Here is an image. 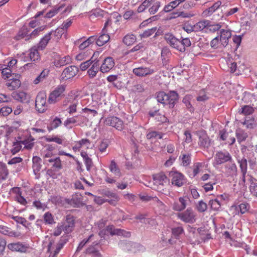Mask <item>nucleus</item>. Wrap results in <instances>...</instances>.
<instances>
[{
	"mask_svg": "<svg viewBox=\"0 0 257 257\" xmlns=\"http://www.w3.org/2000/svg\"><path fill=\"white\" fill-rule=\"evenodd\" d=\"M158 102L163 104H168L170 108H173L178 99V93L175 91H170L167 94L164 92H159L156 96Z\"/></svg>",
	"mask_w": 257,
	"mask_h": 257,
	"instance_id": "nucleus-1",
	"label": "nucleus"
},
{
	"mask_svg": "<svg viewBox=\"0 0 257 257\" xmlns=\"http://www.w3.org/2000/svg\"><path fill=\"white\" fill-rule=\"evenodd\" d=\"M65 90V86L63 85L58 86L50 94L48 101L54 103L59 101L63 96Z\"/></svg>",
	"mask_w": 257,
	"mask_h": 257,
	"instance_id": "nucleus-2",
	"label": "nucleus"
},
{
	"mask_svg": "<svg viewBox=\"0 0 257 257\" xmlns=\"http://www.w3.org/2000/svg\"><path fill=\"white\" fill-rule=\"evenodd\" d=\"M104 124L115 128L118 131H122L124 127L123 121L116 116H108L104 120Z\"/></svg>",
	"mask_w": 257,
	"mask_h": 257,
	"instance_id": "nucleus-3",
	"label": "nucleus"
},
{
	"mask_svg": "<svg viewBox=\"0 0 257 257\" xmlns=\"http://www.w3.org/2000/svg\"><path fill=\"white\" fill-rule=\"evenodd\" d=\"M21 59L24 62L37 61L40 59L38 49L35 47L30 49L28 52L24 53L21 56Z\"/></svg>",
	"mask_w": 257,
	"mask_h": 257,
	"instance_id": "nucleus-4",
	"label": "nucleus"
},
{
	"mask_svg": "<svg viewBox=\"0 0 257 257\" xmlns=\"http://www.w3.org/2000/svg\"><path fill=\"white\" fill-rule=\"evenodd\" d=\"M177 217L182 221L185 223H192L195 221V215L193 210L190 208H187L184 212L178 213Z\"/></svg>",
	"mask_w": 257,
	"mask_h": 257,
	"instance_id": "nucleus-5",
	"label": "nucleus"
},
{
	"mask_svg": "<svg viewBox=\"0 0 257 257\" xmlns=\"http://www.w3.org/2000/svg\"><path fill=\"white\" fill-rule=\"evenodd\" d=\"M232 160V157L227 151H220L215 154L214 164L218 165Z\"/></svg>",
	"mask_w": 257,
	"mask_h": 257,
	"instance_id": "nucleus-6",
	"label": "nucleus"
},
{
	"mask_svg": "<svg viewBox=\"0 0 257 257\" xmlns=\"http://www.w3.org/2000/svg\"><path fill=\"white\" fill-rule=\"evenodd\" d=\"M36 108L40 113L45 112L47 108L46 105V95L44 93L38 94L36 98Z\"/></svg>",
	"mask_w": 257,
	"mask_h": 257,
	"instance_id": "nucleus-7",
	"label": "nucleus"
},
{
	"mask_svg": "<svg viewBox=\"0 0 257 257\" xmlns=\"http://www.w3.org/2000/svg\"><path fill=\"white\" fill-rule=\"evenodd\" d=\"M169 176L171 177L172 184L177 187H181L185 183L184 176L178 172L171 171Z\"/></svg>",
	"mask_w": 257,
	"mask_h": 257,
	"instance_id": "nucleus-8",
	"label": "nucleus"
},
{
	"mask_svg": "<svg viewBox=\"0 0 257 257\" xmlns=\"http://www.w3.org/2000/svg\"><path fill=\"white\" fill-rule=\"evenodd\" d=\"M84 117L81 115H76L75 116L67 118L64 122V125L68 128L72 127L71 124H76L80 125L84 122Z\"/></svg>",
	"mask_w": 257,
	"mask_h": 257,
	"instance_id": "nucleus-9",
	"label": "nucleus"
},
{
	"mask_svg": "<svg viewBox=\"0 0 257 257\" xmlns=\"http://www.w3.org/2000/svg\"><path fill=\"white\" fill-rule=\"evenodd\" d=\"M7 247L13 251L20 252H25L29 248L28 244L21 242L9 243L8 244Z\"/></svg>",
	"mask_w": 257,
	"mask_h": 257,
	"instance_id": "nucleus-10",
	"label": "nucleus"
},
{
	"mask_svg": "<svg viewBox=\"0 0 257 257\" xmlns=\"http://www.w3.org/2000/svg\"><path fill=\"white\" fill-rule=\"evenodd\" d=\"M155 70L150 67H139L134 68L133 72L139 77H145L152 74L155 72Z\"/></svg>",
	"mask_w": 257,
	"mask_h": 257,
	"instance_id": "nucleus-11",
	"label": "nucleus"
},
{
	"mask_svg": "<svg viewBox=\"0 0 257 257\" xmlns=\"http://www.w3.org/2000/svg\"><path fill=\"white\" fill-rule=\"evenodd\" d=\"M211 144V140L208 135L204 132H201L199 133L198 145L200 147L208 149Z\"/></svg>",
	"mask_w": 257,
	"mask_h": 257,
	"instance_id": "nucleus-12",
	"label": "nucleus"
},
{
	"mask_svg": "<svg viewBox=\"0 0 257 257\" xmlns=\"http://www.w3.org/2000/svg\"><path fill=\"white\" fill-rule=\"evenodd\" d=\"M165 40L172 47L180 51V49H183L180 40L175 37L172 34L168 33L165 36Z\"/></svg>",
	"mask_w": 257,
	"mask_h": 257,
	"instance_id": "nucleus-13",
	"label": "nucleus"
},
{
	"mask_svg": "<svg viewBox=\"0 0 257 257\" xmlns=\"http://www.w3.org/2000/svg\"><path fill=\"white\" fill-rule=\"evenodd\" d=\"M118 246L124 251L136 252L135 248L138 247L139 244L130 241L121 240L118 243Z\"/></svg>",
	"mask_w": 257,
	"mask_h": 257,
	"instance_id": "nucleus-14",
	"label": "nucleus"
},
{
	"mask_svg": "<svg viewBox=\"0 0 257 257\" xmlns=\"http://www.w3.org/2000/svg\"><path fill=\"white\" fill-rule=\"evenodd\" d=\"M78 71V69L75 66H69L66 68L62 73L63 79L67 80L75 76Z\"/></svg>",
	"mask_w": 257,
	"mask_h": 257,
	"instance_id": "nucleus-15",
	"label": "nucleus"
},
{
	"mask_svg": "<svg viewBox=\"0 0 257 257\" xmlns=\"http://www.w3.org/2000/svg\"><path fill=\"white\" fill-rule=\"evenodd\" d=\"M153 179L155 186H164L169 182L167 176L163 172L153 175Z\"/></svg>",
	"mask_w": 257,
	"mask_h": 257,
	"instance_id": "nucleus-16",
	"label": "nucleus"
},
{
	"mask_svg": "<svg viewBox=\"0 0 257 257\" xmlns=\"http://www.w3.org/2000/svg\"><path fill=\"white\" fill-rule=\"evenodd\" d=\"M74 226L75 220L74 218L71 216H67L65 221L62 225L63 231L66 233L71 232L74 229Z\"/></svg>",
	"mask_w": 257,
	"mask_h": 257,
	"instance_id": "nucleus-17",
	"label": "nucleus"
},
{
	"mask_svg": "<svg viewBox=\"0 0 257 257\" xmlns=\"http://www.w3.org/2000/svg\"><path fill=\"white\" fill-rule=\"evenodd\" d=\"M114 65V62L111 57L105 58L100 67V70L102 73H106L111 70Z\"/></svg>",
	"mask_w": 257,
	"mask_h": 257,
	"instance_id": "nucleus-18",
	"label": "nucleus"
},
{
	"mask_svg": "<svg viewBox=\"0 0 257 257\" xmlns=\"http://www.w3.org/2000/svg\"><path fill=\"white\" fill-rule=\"evenodd\" d=\"M220 35L219 37L221 44L224 47L228 43V40L231 37V32L229 30L222 29L220 32Z\"/></svg>",
	"mask_w": 257,
	"mask_h": 257,
	"instance_id": "nucleus-19",
	"label": "nucleus"
},
{
	"mask_svg": "<svg viewBox=\"0 0 257 257\" xmlns=\"http://www.w3.org/2000/svg\"><path fill=\"white\" fill-rule=\"evenodd\" d=\"M225 173L228 176L234 177L237 176V169L235 164L232 161L226 164L225 167Z\"/></svg>",
	"mask_w": 257,
	"mask_h": 257,
	"instance_id": "nucleus-20",
	"label": "nucleus"
},
{
	"mask_svg": "<svg viewBox=\"0 0 257 257\" xmlns=\"http://www.w3.org/2000/svg\"><path fill=\"white\" fill-rule=\"evenodd\" d=\"M187 205V200L184 197H179L177 201H175L172 205L173 210L181 211L184 210Z\"/></svg>",
	"mask_w": 257,
	"mask_h": 257,
	"instance_id": "nucleus-21",
	"label": "nucleus"
},
{
	"mask_svg": "<svg viewBox=\"0 0 257 257\" xmlns=\"http://www.w3.org/2000/svg\"><path fill=\"white\" fill-rule=\"evenodd\" d=\"M71 58L69 56H64L63 57L57 56L54 61V65L57 67L69 64L71 62Z\"/></svg>",
	"mask_w": 257,
	"mask_h": 257,
	"instance_id": "nucleus-22",
	"label": "nucleus"
},
{
	"mask_svg": "<svg viewBox=\"0 0 257 257\" xmlns=\"http://www.w3.org/2000/svg\"><path fill=\"white\" fill-rule=\"evenodd\" d=\"M98 242L94 241L91 245L88 247L85 251L86 254L92 255L93 257H101V254L98 249L95 248V246L98 245Z\"/></svg>",
	"mask_w": 257,
	"mask_h": 257,
	"instance_id": "nucleus-23",
	"label": "nucleus"
},
{
	"mask_svg": "<svg viewBox=\"0 0 257 257\" xmlns=\"http://www.w3.org/2000/svg\"><path fill=\"white\" fill-rule=\"evenodd\" d=\"M54 33L53 30H52L48 33L46 34L40 41L38 48L40 50H43L48 44L49 41L50 40L51 38V35L52 33Z\"/></svg>",
	"mask_w": 257,
	"mask_h": 257,
	"instance_id": "nucleus-24",
	"label": "nucleus"
},
{
	"mask_svg": "<svg viewBox=\"0 0 257 257\" xmlns=\"http://www.w3.org/2000/svg\"><path fill=\"white\" fill-rule=\"evenodd\" d=\"M107 230L109 231L111 235H122L126 237L131 236V233L130 232L121 229L113 228L112 226H108Z\"/></svg>",
	"mask_w": 257,
	"mask_h": 257,
	"instance_id": "nucleus-25",
	"label": "nucleus"
},
{
	"mask_svg": "<svg viewBox=\"0 0 257 257\" xmlns=\"http://www.w3.org/2000/svg\"><path fill=\"white\" fill-rule=\"evenodd\" d=\"M100 69L98 60L94 61L91 67L87 71V74L90 78L95 77Z\"/></svg>",
	"mask_w": 257,
	"mask_h": 257,
	"instance_id": "nucleus-26",
	"label": "nucleus"
},
{
	"mask_svg": "<svg viewBox=\"0 0 257 257\" xmlns=\"http://www.w3.org/2000/svg\"><path fill=\"white\" fill-rule=\"evenodd\" d=\"M69 203L74 207H78L83 205L82 197L80 194L76 193L72 196Z\"/></svg>",
	"mask_w": 257,
	"mask_h": 257,
	"instance_id": "nucleus-27",
	"label": "nucleus"
},
{
	"mask_svg": "<svg viewBox=\"0 0 257 257\" xmlns=\"http://www.w3.org/2000/svg\"><path fill=\"white\" fill-rule=\"evenodd\" d=\"M0 233L16 237H19L21 235L20 233L12 231L11 228L2 225H0Z\"/></svg>",
	"mask_w": 257,
	"mask_h": 257,
	"instance_id": "nucleus-28",
	"label": "nucleus"
},
{
	"mask_svg": "<svg viewBox=\"0 0 257 257\" xmlns=\"http://www.w3.org/2000/svg\"><path fill=\"white\" fill-rule=\"evenodd\" d=\"M12 97L16 100L22 102L28 101V97L26 93L23 91H15L12 93Z\"/></svg>",
	"mask_w": 257,
	"mask_h": 257,
	"instance_id": "nucleus-29",
	"label": "nucleus"
},
{
	"mask_svg": "<svg viewBox=\"0 0 257 257\" xmlns=\"http://www.w3.org/2000/svg\"><path fill=\"white\" fill-rule=\"evenodd\" d=\"M62 123V122L61 118L56 116L52 119L50 124L48 125L47 128L49 131H51L61 126Z\"/></svg>",
	"mask_w": 257,
	"mask_h": 257,
	"instance_id": "nucleus-30",
	"label": "nucleus"
},
{
	"mask_svg": "<svg viewBox=\"0 0 257 257\" xmlns=\"http://www.w3.org/2000/svg\"><path fill=\"white\" fill-rule=\"evenodd\" d=\"M33 169L35 175L38 174L41 168V159L38 157L35 156L33 158Z\"/></svg>",
	"mask_w": 257,
	"mask_h": 257,
	"instance_id": "nucleus-31",
	"label": "nucleus"
},
{
	"mask_svg": "<svg viewBox=\"0 0 257 257\" xmlns=\"http://www.w3.org/2000/svg\"><path fill=\"white\" fill-rule=\"evenodd\" d=\"M239 164V167L242 173V180L244 182L245 181V175L247 173V160L246 159H242L241 160L238 161Z\"/></svg>",
	"mask_w": 257,
	"mask_h": 257,
	"instance_id": "nucleus-32",
	"label": "nucleus"
},
{
	"mask_svg": "<svg viewBox=\"0 0 257 257\" xmlns=\"http://www.w3.org/2000/svg\"><path fill=\"white\" fill-rule=\"evenodd\" d=\"M235 135L237 141L239 144L244 141L248 137L247 133L241 128H238L236 130Z\"/></svg>",
	"mask_w": 257,
	"mask_h": 257,
	"instance_id": "nucleus-33",
	"label": "nucleus"
},
{
	"mask_svg": "<svg viewBox=\"0 0 257 257\" xmlns=\"http://www.w3.org/2000/svg\"><path fill=\"white\" fill-rule=\"evenodd\" d=\"M96 40V36H92L89 37L86 40L81 43L79 46L80 50H83L91 45H92Z\"/></svg>",
	"mask_w": 257,
	"mask_h": 257,
	"instance_id": "nucleus-34",
	"label": "nucleus"
},
{
	"mask_svg": "<svg viewBox=\"0 0 257 257\" xmlns=\"http://www.w3.org/2000/svg\"><path fill=\"white\" fill-rule=\"evenodd\" d=\"M109 170L116 177L119 178L121 176L120 170L114 160L111 161Z\"/></svg>",
	"mask_w": 257,
	"mask_h": 257,
	"instance_id": "nucleus-35",
	"label": "nucleus"
},
{
	"mask_svg": "<svg viewBox=\"0 0 257 257\" xmlns=\"http://www.w3.org/2000/svg\"><path fill=\"white\" fill-rule=\"evenodd\" d=\"M7 86L11 90L18 88L21 85V82L18 79H11L6 83Z\"/></svg>",
	"mask_w": 257,
	"mask_h": 257,
	"instance_id": "nucleus-36",
	"label": "nucleus"
},
{
	"mask_svg": "<svg viewBox=\"0 0 257 257\" xmlns=\"http://www.w3.org/2000/svg\"><path fill=\"white\" fill-rule=\"evenodd\" d=\"M110 37L108 34H102L95 41L96 44L99 46H102L106 43L109 40Z\"/></svg>",
	"mask_w": 257,
	"mask_h": 257,
	"instance_id": "nucleus-37",
	"label": "nucleus"
},
{
	"mask_svg": "<svg viewBox=\"0 0 257 257\" xmlns=\"http://www.w3.org/2000/svg\"><path fill=\"white\" fill-rule=\"evenodd\" d=\"M14 191L16 194L15 199L17 201L20 203L21 204L26 205L27 203V201L26 199L22 196V192H21L19 188L14 189Z\"/></svg>",
	"mask_w": 257,
	"mask_h": 257,
	"instance_id": "nucleus-38",
	"label": "nucleus"
},
{
	"mask_svg": "<svg viewBox=\"0 0 257 257\" xmlns=\"http://www.w3.org/2000/svg\"><path fill=\"white\" fill-rule=\"evenodd\" d=\"M137 38L133 34H127L123 39V42L127 46L133 45L136 41Z\"/></svg>",
	"mask_w": 257,
	"mask_h": 257,
	"instance_id": "nucleus-39",
	"label": "nucleus"
},
{
	"mask_svg": "<svg viewBox=\"0 0 257 257\" xmlns=\"http://www.w3.org/2000/svg\"><path fill=\"white\" fill-rule=\"evenodd\" d=\"M93 55H94V54ZM93 56L94 55H93L89 60L81 63L80 65V69L82 71H85L91 65L93 64L94 61L97 60L96 59H93Z\"/></svg>",
	"mask_w": 257,
	"mask_h": 257,
	"instance_id": "nucleus-40",
	"label": "nucleus"
},
{
	"mask_svg": "<svg viewBox=\"0 0 257 257\" xmlns=\"http://www.w3.org/2000/svg\"><path fill=\"white\" fill-rule=\"evenodd\" d=\"M164 135H165V134H164L162 133H159V132H158L156 131H152V132H149L147 134L146 137H147V139L148 140H151L152 139H161L163 138Z\"/></svg>",
	"mask_w": 257,
	"mask_h": 257,
	"instance_id": "nucleus-41",
	"label": "nucleus"
},
{
	"mask_svg": "<svg viewBox=\"0 0 257 257\" xmlns=\"http://www.w3.org/2000/svg\"><path fill=\"white\" fill-rule=\"evenodd\" d=\"M208 25V21L204 20L200 21L194 25V30H195V31H200L207 27Z\"/></svg>",
	"mask_w": 257,
	"mask_h": 257,
	"instance_id": "nucleus-42",
	"label": "nucleus"
},
{
	"mask_svg": "<svg viewBox=\"0 0 257 257\" xmlns=\"http://www.w3.org/2000/svg\"><path fill=\"white\" fill-rule=\"evenodd\" d=\"M45 28V26H42L35 29L29 35L27 36L28 38L26 39V40L37 37Z\"/></svg>",
	"mask_w": 257,
	"mask_h": 257,
	"instance_id": "nucleus-43",
	"label": "nucleus"
},
{
	"mask_svg": "<svg viewBox=\"0 0 257 257\" xmlns=\"http://www.w3.org/2000/svg\"><path fill=\"white\" fill-rule=\"evenodd\" d=\"M221 3L220 1H218L214 5L209 7L208 9L204 11L203 13L205 15H210L214 13L217 9H218L221 6Z\"/></svg>",
	"mask_w": 257,
	"mask_h": 257,
	"instance_id": "nucleus-44",
	"label": "nucleus"
},
{
	"mask_svg": "<svg viewBox=\"0 0 257 257\" xmlns=\"http://www.w3.org/2000/svg\"><path fill=\"white\" fill-rule=\"evenodd\" d=\"M68 239L65 238H61L56 245V248L54 252V256L57 255L59 252L60 250L63 248L64 244L67 242Z\"/></svg>",
	"mask_w": 257,
	"mask_h": 257,
	"instance_id": "nucleus-45",
	"label": "nucleus"
},
{
	"mask_svg": "<svg viewBox=\"0 0 257 257\" xmlns=\"http://www.w3.org/2000/svg\"><path fill=\"white\" fill-rule=\"evenodd\" d=\"M157 30V27H153L145 31L143 33L141 34L140 36L141 38H147L152 36L154 33H155V36H156L157 34L156 32Z\"/></svg>",
	"mask_w": 257,
	"mask_h": 257,
	"instance_id": "nucleus-46",
	"label": "nucleus"
},
{
	"mask_svg": "<svg viewBox=\"0 0 257 257\" xmlns=\"http://www.w3.org/2000/svg\"><path fill=\"white\" fill-rule=\"evenodd\" d=\"M209 205L212 210L217 211L221 207V203L218 199L216 198L210 200Z\"/></svg>",
	"mask_w": 257,
	"mask_h": 257,
	"instance_id": "nucleus-47",
	"label": "nucleus"
},
{
	"mask_svg": "<svg viewBox=\"0 0 257 257\" xmlns=\"http://www.w3.org/2000/svg\"><path fill=\"white\" fill-rule=\"evenodd\" d=\"M9 172L7 169V166L5 163L0 162V176L3 179H5L8 175Z\"/></svg>",
	"mask_w": 257,
	"mask_h": 257,
	"instance_id": "nucleus-48",
	"label": "nucleus"
},
{
	"mask_svg": "<svg viewBox=\"0 0 257 257\" xmlns=\"http://www.w3.org/2000/svg\"><path fill=\"white\" fill-rule=\"evenodd\" d=\"M196 209L199 212H204L207 209V205L203 201H199L196 205Z\"/></svg>",
	"mask_w": 257,
	"mask_h": 257,
	"instance_id": "nucleus-49",
	"label": "nucleus"
},
{
	"mask_svg": "<svg viewBox=\"0 0 257 257\" xmlns=\"http://www.w3.org/2000/svg\"><path fill=\"white\" fill-rule=\"evenodd\" d=\"M254 111V109L249 105H244L241 108V110L239 112L244 114V115H250Z\"/></svg>",
	"mask_w": 257,
	"mask_h": 257,
	"instance_id": "nucleus-50",
	"label": "nucleus"
},
{
	"mask_svg": "<svg viewBox=\"0 0 257 257\" xmlns=\"http://www.w3.org/2000/svg\"><path fill=\"white\" fill-rule=\"evenodd\" d=\"M243 124L245 125L248 128H252L255 126L254 118H249V117H247L243 122Z\"/></svg>",
	"mask_w": 257,
	"mask_h": 257,
	"instance_id": "nucleus-51",
	"label": "nucleus"
},
{
	"mask_svg": "<svg viewBox=\"0 0 257 257\" xmlns=\"http://www.w3.org/2000/svg\"><path fill=\"white\" fill-rule=\"evenodd\" d=\"M48 71L44 70L41 74L38 76L34 80V83L35 84H38L40 82L43 80L45 77L48 75Z\"/></svg>",
	"mask_w": 257,
	"mask_h": 257,
	"instance_id": "nucleus-52",
	"label": "nucleus"
},
{
	"mask_svg": "<svg viewBox=\"0 0 257 257\" xmlns=\"http://www.w3.org/2000/svg\"><path fill=\"white\" fill-rule=\"evenodd\" d=\"M153 6L149 9V12L151 14H155L161 6V3L159 1H157L152 4Z\"/></svg>",
	"mask_w": 257,
	"mask_h": 257,
	"instance_id": "nucleus-53",
	"label": "nucleus"
},
{
	"mask_svg": "<svg viewBox=\"0 0 257 257\" xmlns=\"http://www.w3.org/2000/svg\"><path fill=\"white\" fill-rule=\"evenodd\" d=\"M93 237H94V235L92 234L89 236L88 239H83L79 243V244L76 249V251H79L80 250H81L87 242H88L89 241H92L93 239Z\"/></svg>",
	"mask_w": 257,
	"mask_h": 257,
	"instance_id": "nucleus-54",
	"label": "nucleus"
},
{
	"mask_svg": "<svg viewBox=\"0 0 257 257\" xmlns=\"http://www.w3.org/2000/svg\"><path fill=\"white\" fill-rule=\"evenodd\" d=\"M180 44L182 46V50L180 49V52H184L185 51V47H189L191 45V41L189 38H184L180 40Z\"/></svg>",
	"mask_w": 257,
	"mask_h": 257,
	"instance_id": "nucleus-55",
	"label": "nucleus"
},
{
	"mask_svg": "<svg viewBox=\"0 0 257 257\" xmlns=\"http://www.w3.org/2000/svg\"><path fill=\"white\" fill-rule=\"evenodd\" d=\"M51 164L53 168L57 170H59L62 168V162L59 157L56 158L54 162Z\"/></svg>",
	"mask_w": 257,
	"mask_h": 257,
	"instance_id": "nucleus-56",
	"label": "nucleus"
},
{
	"mask_svg": "<svg viewBox=\"0 0 257 257\" xmlns=\"http://www.w3.org/2000/svg\"><path fill=\"white\" fill-rule=\"evenodd\" d=\"M182 163L184 166H187L189 165L191 162V157L188 154H183L181 158Z\"/></svg>",
	"mask_w": 257,
	"mask_h": 257,
	"instance_id": "nucleus-57",
	"label": "nucleus"
},
{
	"mask_svg": "<svg viewBox=\"0 0 257 257\" xmlns=\"http://www.w3.org/2000/svg\"><path fill=\"white\" fill-rule=\"evenodd\" d=\"M14 219L18 223L22 224L24 226L28 227L30 223L26 220V219L22 217L15 216L14 217Z\"/></svg>",
	"mask_w": 257,
	"mask_h": 257,
	"instance_id": "nucleus-58",
	"label": "nucleus"
},
{
	"mask_svg": "<svg viewBox=\"0 0 257 257\" xmlns=\"http://www.w3.org/2000/svg\"><path fill=\"white\" fill-rule=\"evenodd\" d=\"M184 232V229L182 227L179 226L172 229V234L177 238L180 234Z\"/></svg>",
	"mask_w": 257,
	"mask_h": 257,
	"instance_id": "nucleus-59",
	"label": "nucleus"
},
{
	"mask_svg": "<svg viewBox=\"0 0 257 257\" xmlns=\"http://www.w3.org/2000/svg\"><path fill=\"white\" fill-rule=\"evenodd\" d=\"M53 31L54 33H53L52 34H54V35L57 38V39H59L61 38L62 35L64 33L65 30L60 26Z\"/></svg>",
	"mask_w": 257,
	"mask_h": 257,
	"instance_id": "nucleus-60",
	"label": "nucleus"
},
{
	"mask_svg": "<svg viewBox=\"0 0 257 257\" xmlns=\"http://www.w3.org/2000/svg\"><path fill=\"white\" fill-rule=\"evenodd\" d=\"M62 9V7H59L57 8H54L52 10H50L49 12H48L45 15L46 18H51L56 15L60 10V9Z\"/></svg>",
	"mask_w": 257,
	"mask_h": 257,
	"instance_id": "nucleus-61",
	"label": "nucleus"
},
{
	"mask_svg": "<svg viewBox=\"0 0 257 257\" xmlns=\"http://www.w3.org/2000/svg\"><path fill=\"white\" fill-rule=\"evenodd\" d=\"M28 30L26 28L21 29L18 33V35L15 37L16 40H20L24 38L27 36L28 34Z\"/></svg>",
	"mask_w": 257,
	"mask_h": 257,
	"instance_id": "nucleus-62",
	"label": "nucleus"
},
{
	"mask_svg": "<svg viewBox=\"0 0 257 257\" xmlns=\"http://www.w3.org/2000/svg\"><path fill=\"white\" fill-rule=\"evenodd\" d=\"M22 141L16 142L14 143L13 148L12 149V152L13 154L18 153L22 148Z\"/></svg>",
	"mask_w": 257,
	"mask_h": 257,
	"instance_id": "nucleus-63",
	"label": "nucleus"
},
{
	"mask_svg": "<svg viewBox=\"0 0 257 257\" xmlns=\"http://www.w3.org/2000/svg\"><path fill=\"white\" fill-rule=\"evenodd\" d=\"M249 190L253 196L257 197V183L251 182L249 186Z\"/></svg>",
	"mask_w": 257,
	"mask_h": 257,
	"instance_id": "nucleus-64",
	"label": "nucleus"
}]
</instances>
